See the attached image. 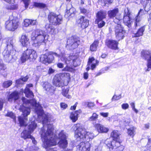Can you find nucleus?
Listing matches in <instances>:
<instances>
[{"label":"nucleus","instance_id":"nucleus-1","mask_svg":"<svg viewBox=\"0 0 151 151\" xmlns=\"http://www.w3.org/2000/svg\"><path fill=\"white\" fill-rule=\"evenodd\" d=\"M22 101L23 102L22 106H21L19 110L22 112L23 116H19L18 121L21 126H26L27 116L30 114V109L28 107H26L24 104H31L35 108V112L37 114V121L39 122H42L43 127L41 128L40 134L43 147L48 151H52L51 148L52 146L57 145L56 139L53 132L54 129L52 124H50L48 119V115L43 113L42 107L37 102L35 99L30 100L25 97H22Z\"/></svg>","mask_w":151,"mask_h":151},{"label":"nucleus","instance_id":"nucleus-2","mask_svg":"<svg viewBox=\"0 0 151 151\" xmlns=\"http://www.w3.org/2000/svg\"><path fill=\"white\" fill-rule=\"evenodd\" d=\"M54 55L60 57L61 60L62 61H64L65 63L67 64L66 66L63 69V71L72 72L73 69V67L76 66V65L75 64L76 61L75 57L70 56L66 58V55L62 52L60 54H58L55 52H51L50 54L48 55H43V60L45 62L50 63L54 60Z\"/></svg>","mask_w":151,"mask_h":151},{"label":"nucleus","instance_id":"nucleus-3","mask_svg":"<svg viewBox=\"0 0 151 151\" xmlns=\"http://www.w3.org/2000/svg\"><path fill=\"white\" fill-rule=\"evenodd\" d=\"M15 40L12 37L6 39L5 44L7 49H5L2 52V55L6 61L8 62H12L15 61L18 56V52L13 49V44Z\"/></svg>","mask_w":151,"mask_h":151},{"label":"nucleus","instance_id":"nucleus-4","mask_svg":"<svg viewBox=\"0 0 151 151\" xmlns=\"http://www.w3.org/2000/svg\"><path fill=\"white\" fill-rule=\"evenodd\" d=\"M49 37V35L44 31L40 29L34 30L32 34L31 38L33 40V46L37 47L43 43L45 44Z\"/></svg>","mask_w":151,"mask_h":151},{"label":"nucleus","instance_id":"nucleus-5","mask_svg":"<svg viewBox=\"0 0 151 151\" xmlns=\"http://www.w3.org/2000/svg\"><path fill=\"white\" fill-rule=\"evenodd\" d=\"M73 128L75 130V136L78 140H85L86 142H88L90 139H92L94 137L92 133L87 132L85 129L79 123L75 124Z\"/></svg>","mask_w":151,"mask_h":151},{"label":"nucleus","instance_id":"nucleus-6","mask_svg":"<svg viewBox=\"0 0 151 151\" xmlns=\"http://www.w3.org/2000/svg\"><path fill=\"white\" fill-rule=\"evenodd\" d=\"M19 23L17 17L13 15L10 16L9 19L5 23V27L8 30L14 31L19 26Z\"/></svg>","mask_w":151,"mask_h":151},{"label":"nucleus","instance_id":"nucleus-7","mask_svg":"<svg viewBox=\"0 0 151 151\" xmlns=\"http://www.w3.org/2000/svg\"><path fill=\"white\" fill-rule=\"evenodd\" d=\"M29 125L27 126V130L25 129L21 134V137L24 140L30 139L32 135L31 134L33 132L37 126L36 123L35 122L34 120L31 121Z\"/></svg>","mask_w":151,"mask_h":151},{"label":"nucleus","instance_id":"nucleus-8","mask_svg":"<svg viewBox=\"0 0 151 151\" xmlns=\"http://www.w3.org/2000/svg\"><path fill=\"white\" fill-rule=\"evenodd\" d=\"M121 142L111 141L110 139H107L105 141V144L109 148L110 151L114 150V151H123L124 147L120 145Z\"/></svg>","mask_w":151,"mask_h":151},{"label":"nucleus","instance_id":"nucleus-9","mask_svg":"<svg viewBox=\"0 0 151 151\" xmlns=\"http://www.w3.org/2000/svg\"><path fill=\"white\" fill-rule=\"evenodd\" d=\"M121 19L116 18L114 22L117 24L115 26V34L116 39L119 41L123 38L125 33V31L120 24Z\"/></svg>","mask_w":151,"mask_h":151},{"label":"nucleus","instance_id":"nucleus-10","mask_svg":"<svg viewBox=\"0 0 151 151\" xmlns=\"http://www.w3.org/2000/svg\"><path fill=\"white\" fill-rule=\"evenodd\" d=\"M48 19L50 23L56 25L61 23L62 17L61 15H58L54 12H51L48 14Z\"/></svg>","mask_w":151,"mask_h":151},{"label":"nucleus","instance_id":"nucleus-11","mask_svg":"<svg viewBox=\"0 0 151 151\" xmlns=\"http://www.w3.org/2000/svg\"><path fill=\"white\" fill-rule=\"evenodd\" d=\"M80 40L78 37H73L68 40L66 47L70 50H73L76 48L80 44Z\"/></svg>","mask_w":151,"mask_h":151},{"label":"nucleus","instance_id":"nucleus-12","mask_svg":"<svg viewBox=\"0 0 151 151\" xmlns=\"http://www.w3.org/2000/svg\"><path fill=\"white\" fill-rule=\"evenodd\" d=\"M141 56L147 61V68L146 71H149L151 69V52L149 50H142L141 53Z\"/></svg>","mask_w":151,"mask_h":151},{"label":"nucleus","instance_id":"nucleus-13","mask_svg":"<svg viewBox=\"0 0 151 151\" xmlns=\"http://www.w3.org/2000/svg\"><path fill=\"white\" fill-rule=\"evenodd\" d=\"M42 86L45 93L48 94L52 95L54 93L56 88L47 81L42 82Z\"/></svg>","mask_w":151,"mask_h":151},{"label":"nucleus","instance_id":"nucleus-14","mask_svg":"<svg viewBox=\"0 0 151 151\" xmlns=\"http://www.w3.org/2000/svg\"><path fill=\"white\" fill-rule=\"evenodd\" d=\"M32 84H29L27 85L25 89L24 90L21 89L20 92L22 93H24L26 96L29 98H33L34 96L32 92L30 90L29 88L32 87Z\"/></svg>","mask_w":151,"mask_h":151},{"label":"nucleus","instance_id":"nucleus-15","mask_svg":"<svg viewBox=\"0 0 151 151\" xmlns=\"http://www.w3.org/2000/svg\"><path fill=\"white\" fill-rule=\"evenodd\" d=\"M119 12V10L118 8H115L112 10H110L108 12V14L109 17L110 18L114 19L115 17L114 20L116 18L121 19L120 22L122 21L121 18L117 17V15Z\"/></svg>","mask_w":151,"mask_h":151},{"label":"nucleus","instance_id":"nucleus-16","mask_svg":"<svg viewBox=\"0 0 151 151\" xmlns=\"http://www.w3.org/2000/svg\"><path fill=\"white\" fill-rule=\"evenodd\" d=\"M118 42L114 40H108L106 42V45L110 48L116 50L118 49Z\"/></svg>","mask_w":151,"mask_h":151},{"label":"nucleus","instance_id":"nucleus-17","mask_svg":"<svg viewBox=\"0 0 151 151\" xmlns=\"http://www.w3.org/2000/svg\"><path fill=\"white\" fill-rule=\"evenodd\" d=\"M27 54L29 57V61H33L37 58V55L36 51L32 49H27L26 50Z\"/></svg>","mask_w":151,"mask_h":151},{"label":"nucleus","instance_id":"nucleus-18","mask_svg":"<svg viewBox=\"0 0 151 151\" xmlns=\"http://www.w3.org/2000/svg\"><path fill=\"white\" fill-rule=\"evenodd\" d=\"M98 63L99 61L97 60H95L93 58H89L87 64L88 67L86 68V70L88 71L89 70V66L90 64L91 63H92L91 66V69L92 70H93V69L96 68L97 64Z\"/></svg>","mask_w":151,"mask_h":151},{"label":"nucleus","instance_id":"nucleus-19","mask_svg":"<svg viewBox=\"0 0 151 151\" xmlns=\"http://www.w3.org/2000/svg\"><path fill=\"white\" fill-rule=\"evenodd\" d=\"M19 41L24 47H27L29 44V39L27 36L25 34H23L22 35Z\"/></svg>","mask_w":151,"mask_h":151},{"label":"nucleus","instance_id":"nucleus-20","mask_svg":"<svg viewBox=\"0 0 151 151\" xmlns=\"http://www.w3.org/2000/svg\"><path fill=\"white\" fill-rule=\"evenodd\" d=\"M53 83L54 85L58 87L63 86V80L58 75L56 76L55 77Z\"/></svg>","mask_w":151,"mask_h":151},{"label":"nucleus","instance_id":"nucleus-21","mask_svg":"<svg viewBox=\"0 0 151 151\" xmlns=\"http://www.w3.org/2000/svg\"><path fill=\"white\" fill-rule=\"evenodd\" d=\"M95 127L99 132L106 133L108 131V129L107 128L99 124H96Z\"/></svg>","mask_w":151,"mask_h":151},{"label":"nucleus","instance_id":"nucleus-22","mask_svg":"<svg viewBox=\"0 0 151 151\" xmlns=\"http://www.w3.org/2000/svg\"><path fill=\"white\" fill-rule=\"evenodd\" d=\"M81 112V111L79 110L72 112L70 116V118L73 122H75L78 119V115Z\"/></svg>","mask_w":151,"mask_h":151},{"label":"nucleus","instance_id":"nucleus-23","mask_svg":"<svg viewBox=\"0 0 151 151\" xmlns=\"http://www.w3.org/2000/svg\"><path fill=\"white\" fill-rule=\"evenodd\" d=\"M120 134L119 132L117 130H114L111 133V135L113 138L112 141H120L119 139V135ZM112 141V139H109Z\"/></svg>","mask_w":151,"mask_h":151},{"label":"nucleus","instance_id":"nucleus-24","mask_svg":"<svg viewBox=\"0 0 151 151\" xmlns=\"http://www.w3.org/2000/svg\"><path fill=\"white\" fill-rule=\"evenodd\" d=\"M19 93L16 91H14L11 93L9 96L8 100L9 101H12V100H16L19 98Z\"/></svg>","mask_w":151,"mask_h":151},{"label":"nucleus","instance_id":"nucleus-25","mask_svg":"<svg viewBox=\"0 0 151 151\" xmlns=\"http://www.w3.org/2000/svg\"><path fill=\"white\" fill-rule=\"evenodd\" d=\"M123 22L124 24L127 26L129 28L131 27V22L129 16V14H126V15L124 14L123 18Z\"/></svg>","mask_w":151,"mask_h":151},{"label":"nucleus","instance_id":"nucleus-26","mask_svg":"<svg viewBox=\"0 0 151 151\" xmlns=\"http://www.w3.org/2000/svg\"><path fill=\"white\" fill-rule=\"evenodd\" d=\"M37 21L36 20L25 19L24 21V25L25 27H27L30 25H35L36 24Z\"/></svg>","mask_w":151,"mask_h":151},{"label":"nucleus","instance_id":"nucleus-27","mask_svg":"<svg viewBox=\"0 0 151 151\" xmlns=\"http://www.w3.org/2000/svg\"><path fill=\"white\" fill-rule=\"evenodd\" d=\"M96 20H103L106 18V12L103 11L99 12L96 14Z\"/></svg>","mask_w":151,"mask_h":151},{"label":"nucleus","instance_id":"nucleus-28","mask_svg":"<svg viewBox=\"0 0 151 151\" xmlns=\"http://www.w3.org/2000/svg\"><path fill=\"white\" fill-rule=\"evenodd\" d=\"M58 145L59 147L63 149H65L68 146V142L67 139L60 140Z\"/></svg>","mask_w":151,"mask_h":151},{"label":"nucleus","instance_id":"nucleus-29","mask_svg":"<svg viewBox=\"0 0 151 151\" xmlns=\"http://www.w3.org/2000/svg\"><path fill=\"white\" fill-rule=\"evenodd\" d=\"M27 60H29V57L25 50L22 54L21 57V60L22 63H24Z\"/></svg>","mask_w":151,"mask_h":151},{"label":"nucleus","instance_id":"nucleus-30","mask_svg":"<svg viewBox=\"0 0 151 151\" xmlns=\"http://www.w3.org/2000/svg\"><path fill=\"white\" fill-rule=\"evenodd\" d=\"M68 135L63 130H62L59 133L58 138L60 139H67Z\"/></svg>","mask_w":151,"mask_h":151},{"label":"nucleus","instance_id":"nucleus-31","mask_svg":"<svg viewBox=\"0 0 151 151\" xmlns=\"http://www.w3.org/2000/svg\"><path fill=\"white\" fill-rule=\"evenodd\" d=\"M145 30V27L144 26L138 29L136 33L134 34V37H138L142 36L143 34V32Z\"/></svg>","mask_w":151,"mask_h":151},{"label":"nucleus","instance_id":"nucleus-32","mask_svg":"<svg viewBox=\"0 0 151 151\" xmlns=\"http://www.w3.org/2000/svg\"><path fill=\"white\" fill-rule=\"evenodd\" d=\"M136 129V128L134 127H130L127 130L128 134L133 138L135 134Z\"/></svg>","mask_w":151,"mask_h":151},{"label":"nucleus","instance_id":"nucleus-33","mask_svg":"<svg viewBox=\"0 0 151 151\" xmlns=\"http://www.w3.org/2000/svg\"><path fill=\"white\" fill-rule=\"evenodd\" d=\"M98 45V42L97 41H95L90 46V50L91 51H96Z\"/></svg>","mask_w":151,"mask_h":151},{"label":"nucleus","instance_id":"nucleus-34","mask_svg":"<svg viewBox=\"0 0 151 151\" xmlns=\"http://www.w3.org/2000/svg\"><path fill=\"white\" fill-rule=\"evenodd\" d=\"M69 89L68 88H64L62 90V93L64 96L68 99L71 98V96L68 94Z\"/></svg>","mask_w":151,"mask_h":151},{"label":"nucleus","instance_id":"nucleus-35","mask_svg":"<svg viewBox=\"0 0 151 151\" xmlns=\"http://www.w3.org/2000/svg\"><path fill=\"white\" fill-rule=\"evenodd\" d=\"M95 23L97 24L99 28H101L104 26L105 22L103 21V20H96Z\"/></svg>","mask_w":151,"mask_h":151},{"label":"nucleus","instance_id":"nucleus-36","mask_svg":"<svg viewBox=\"0 0 151 151\" xmlns=\"http://www.w3.org/2000/svg\"><path fill=\"white\" fill-rule=\"evenodd\" d=\"M85 142H81L78 145L76 146L77 151H81L83 149V147L85 146Z\"/></svg>","mask_w":151,"mask_h":151},{"label":"nucleus","instance_id":"nucleus-37","mask_svg":"<svg viewBox=\"0 0 151 151\" xmlns=\"http://www.w3.org/2000/svg\"><path fill=\"white\" fill-rule=\"evenodd\" d=\"M12 82L11 80H9L4 81L3 83V87L8 88L12 84Z\"/></svg>","mask_w":151,"mask_h":151},{"label":"nucleus","instance_id":"nucleus-38","mask_svg":"<svg viewBox=\"0 0 151 151\" xmlns=\"http://www.w3.org/2000/svg\"><path fill=\"white\" fill-rule=\"evenodd\" d=\"M34 5L36 7L40 8H45L47 7L46 4L42 3L35 2Z\"/></svg>","mask_w":151,"mask_h":151},{"label":"nucleus","instance_id":"nucleus-39","mask_svg":"<svg viewBox=\"0 0 151 151\" xmlns=\"http://www.w3.org/2000/svg\"><path fill=\"white\" fill-rule=\"evenodd\" d=\"M99 116V115L95 113H93L92 116L89 118V120L91 121H96Z\"/></svg>","mask_w":151,"mask_h":151},{"label":"nucleus","instance_id":"nucleus-40","mask_svg":"<svg viewBox=\"0 0 151 151\" xmlns=\"http://www.w3.org/2000/svg\"><path fill=\"white\" fill-rule=\"evenodd\" d=\"M85 146L83 147L81 151H89L90 150V144L88 142L85 143Z\"/></svg>","mask_w":151,"mask_h":151},{"label":"nucleus","instance_id":"nucleus-41","mask_svg":"<svg viewBox=\"0 0 151 151\" xmlns=\"http://www.w3.org/2000/svg\"><path fill=\"white\" fill-rule=\"evenodd\" d=\"M89 25V21L87 19L85 20V21L81 24V27L82 28H85L88 27Z\"/></svg>","mask_w":151,"mask_h":151},{"label":"nucleus","instance_id":"nucleus-42","mask_svg":"<svg viewBox=\"0 0 151 151\" xmlns=\"http://www.w3.org/2000/svg\"><path fill=\"white\" fill-rule=\"evenodd\" d=\"M139 17H140L139 16L137 15L135 18V20L134 22V26H135V27L137 26H139L140 25V24L139 23L140 21Z\"/></svg>","mask_w":151,"mask_h":151},{"label":"nucleus","instance_id":"nucleus-43","mask_svg":"<svg viewBox=\"0 0 151 151\" xmlns=\"http://www.w3.org/2000/svg\"><path fill=\"white\" fill-rule=\"evenodd\" d=\"M83 104L84 106L87 105V106L90 108L93 107L95 105L94 103L91 102H83Z\"/></svg>","mask_w":151,"mask_h":151},{"label":"nucleus","instance_id":"nucleus-44","mask_svg":"<svg viewBox=\"0 0 151 151\" xmlns=\"http://www.w3.org/2000/svg\"><path fill=\"white\" fill-rule=\"evenodd\" d=\"M86 19H87L85 18L84 17L81 16L79 17V19L78 21V22L79 24H81L84 21H85V20H86Z\"/></svg>","mask_w":151,"mask_h":151},{"label":"nucleus","instance_id":"nucleus-45","mask_svg":"<svg viewBox=\"0 0 151 151\" xmlns=\"http://www.w3.org/2000/svg\"><path fill=\"white\" fill-rule=\"evenodd\" d=\"M48 32H50L51 34L54 35L58 33V31L53 27Z\"/></svg>","mask_w":151,"mask_h":151},{"label":"nucleus","instance_id":"nucleus-46","mask_svg":"<svg viewBox=\"0 0 151 151\" xmlns=\"http://www.w3.org/2000/svg\"><path fill=\"white\" fill-rule=\"evenodd\" d=\"M150 10H151V3H147L145 7V10L148 12Z\"/></svg>","mask_w":151,"mask_h":151},{"label":"nucleus","instance_id":"nucleus-47","mask_svg":"<svg viewBox=\"0 0 151 151\" xmlns=\"http://www.w3.org/2000/svg\"><path fill=\"white\" fill-rule=\"evenodd\" d=\"M6 116L10 117L13 119H14L15 118L14 114L12 112H8Z\"/></svg>","mask_w":151,"mask_h":151},{"label":"nucleus","instance_id":"nucleus-48","mask_svg":"<svg viewBox=\"0 0 151 151\" xmlns=\"http://www.w3.org/2000/svg\"><path fill=\"white\" fill-rule=\"evenodd\" d=\"M23 3L24 4L25 7L26 9H27L30 3V1L29 0H24L22 1Z\"/></svg>","mask_w":151,"mask_h":151},{"label":"nucleus","instance_id":"nucleus-49","mask_svg":"<svg viewBox=\"0 0 151 151\" xmlns=\"http://www.w3.org/2000/svg\"><path fill=\"white\" fill-rule=\"evenodd\" d=\"M75 9L73 7H72L68 10H67V12L69 14V15H71L74 13Z\"/></svg>","mask_w":151,"mask_h":151},{"label":"nucleus","instance_id":"nucleus-50","mask_svg":"<svg viewBox=\"0 0 151 151\" xmlns=\"http://www.w3.org/2000/svg\"><path fill=\"white\" fill-rule=\"evenodd\" d=\"M6 68L3 63L2 60L0 58V69L4 70Z\"/></svg>","mask_w":151,"mask_h":151},{"label":"nucleus","instance_id":"nucleus-51","mask_svg":"<svg viewBox=\"0 0 151 151\" xmlns=\"http://www.w3.org/2000/svg\"><path fill=\"white\" fill-rule=\"evenodd\" d=\"M102 147L101 144L98 146H95L94 149L95 151H101Z\"/></svg>","mask_w":151,"mask_h":151},{"label":"nucleus","instance_id":"nucleus-52","mask_svg":"<svg viewBox=\"0 0 151 151\" xmlns=\"http://www.w3.org/2000/svg\"><path fill=\"white\" fill-rule=\"evenodd\" d=\"M121 98V95L120 94L118 96L114 95L113 96L112 99V101L118 100Z\"/></svg>","mask_w":151,"mask_h":151},{"label":"nucleus","instance_id":"nucleus-53","mask_svg":"<svg viewBox=\"0 0 151 151\" xmlns=\"http://www.w3.org/2000/svg\"><path fill=\"white\" fill-rule=\"evenodd\" d=\"M129 107V105L127 103L123 104L122 105V109L124 110L128 109Z\"/></svg>","mask_w":151,"mask_h":151},{"label":"nucleus","instance_id":"nucleus-54","mask_svg":"<svg viewBox=\"0 0 151 151\" xmlns=\"http://www.w3.org/2000/svg\"><path fill=\"white\" fill-rule=\"evenodd\" d=\"M53 27L50 24H47L45 25V28L47 31L49 32Z\"/></svg>","mask_w":151,"mask_h":151},{"label":"nucleus","instance_id":"nucleus-55","mask_svg":"<svg viewBox=\"0 0 151 151\" xmlns=\"http://www.w3.org/2000/svg\"><path fill=\"white\" fill-rule=\"evenodd\" d=\"M147 148H150L151 147V140L148 138V142L146 146Z\"/></svg>","mask_w":151,"mask_h":151},{"label":"nucleus","instance_id":"nucleus-56","mask_svg":"<svg viewBox=\"0 0 151 151\" xmlns=\"http://www.w3.org/2000/svg\"><path fill=\"white\" fill-rule=\"evenodd\" d=\"M144 14V11L142 9H140L138 12V16L140 17Z\"/></svg>","mask_w":151,"mask_h":151},{"label":"nucleus","instance_id":"nucleus-57","mask_svg":"<svg viewBox=\"0 0 151 151\" xmlns=\"http://www.w3.org/2000/svg\"><path fill=\"white\" fill-rule=\"evenodd\" d=\"M60 106L62 108L65 109L67 107V105L64 103H62L60 104Z\"/></svg>","mask_w":151,"mask_h":151},{"label":"nucleus","instance_id":"nucleus-58","mask_svg":"<svg viewBox=\"0 0 151 151\" xmlns=\"http://www.w3.org/2000/svg\"><path fill=\"white\" fill-rule=\"evenodd\" d=\"M16 83L17 84H22L23 83V81L21 78H20L17 80L16 81Z\"/></svg>","mask_w":151,"mask_h":151},{"label":"nucleus","instance_id":"nucleus-59","mask_svg":"<svg viewBox=\"0 0 151 151\" xmlns=\"http://www.w3.org/2000/svg\"><path fill=\"white\" fill-rule=\"evenodd\" d=\"M113 1V0H103L105 4L111 3Z\"/></svg>","mask_w":151,"mask_h":151},{"label":"nucleus","instance_id":"nucleus-60","mask_svg":"<svg viewBox=\"0 0 151 151\" xmlns=\"http://www.w3.org/2000/svg\"><path fill=\"white\" fill-rule=\"evenodd\" d=\"M108 113H104V112H101L100 113V114L103 116L104 117H106L108 116Z\"/></svg>","mask_w":151,"mask_h":151},{"label":"nucleus","instance_id":"nucleus-61","mask_svg":"<svg viewBox=\"0 0 151 151\" xmlns=\"http://www.w3.org/2000/svg\"><path fill=\"white\" fill-rule=\"evenodd\" d=\"M55 70L53 69L52 68H50L48 71V73L50 74L53 73L55 72Z\"/></svg>","mask_w":151,"mask_h":151},{"label":"nucleus","instance_id":"nucleus-62","mask_svg":"<svg viewBox=\"0 0 151 151\" xmlns=\"http://www.w3.org/2000/svg\"><path fill=\"white\" fill-rule=\"evenodd\" d=\"M30 139H31L32 140V142L33 144L34 145H36L37 143V141L35 140V138L33 137L32 136L31 137V138Z\"/></svg>","mask_w":151,"mask_h":151},{"label":"nucleus","instance_id":"nucleus-63","mask_svg":"<svg viewBox=\"0 0 151 151\" xmlns=\"http://www.w3.org/2000/svg\"><path fill=\"white\" fill-rule=\"evenodd\" d=\"M80 9L81 12L82 13L85 14L87 12V10L84 8H80Z\"/></svg>","mask_w":151,"mask_h":151},{"label":"nucleus","instance_id":"nucleus-64","mask_svg":"<svg viewBox=\"0 0 151 151\" xmlns=\"http://www.w3.org/2000/svg\"><path fill=\"white\" fill-rule=\"evenodd\" d=\"M57 66L59 68H62L63 67V64L61 63H58Z\"/></svg>","mask_w":151,"mask_h":151}]
</instances>
